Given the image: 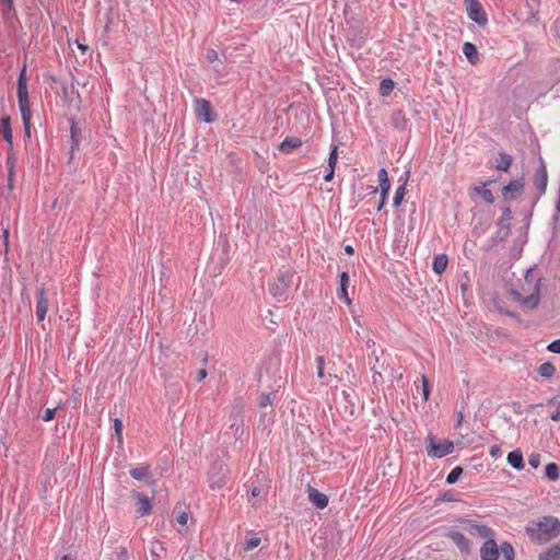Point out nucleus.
I'll use <instances>...</instances> for the list:
<instances>
[{
    "label": "nucleus",
    "instance_id": "f257e3e1",
    "mask_svg": "<svg viewBox=\"0 0 560 560\" xmlns=\"http://www.w3.org/2000/svg\"><path fill=\"white\" fill-rule=\"evenodd\" d=\"M511 295L524 310L535 308L540 301V277L534 269H528L525 281L517 290H512Z\"/></svg>",
    "mask_w": 560,
    "mask_h": 560
},
{
    "label": "nucleus",
    "instance_id": "f03ea898",
    "mask_svg": "<svg viewBox=\"0 0 560 560\" xmlns=\"http://www.w3.org/2000/svg\"><path fill=\"white\" fill-rule=\"evenodd\" d=\"M560 532V522L552 516H545L540 521L530 522L526 526V533L535 542H546L556 537Z\"/></svg>",
    "mask_w": 560,
    "mask_h": 560
},
{
    "label": "nucleus",
    "instance_id": "7ed1b4c3",
    "mask_svg": "<svg viewBox=\"0 0 560 560\" xmlns=\"http://www.w3.org/2000/svg\"><path fill=\"white\" fill-rule=\"evenodd\" d=\"M18 101H19V109L21 113V117L24 125V133L27 140H31L32 137V110L28 98L26 79H25V68L22 70L19 81H18Z\"/></svg>",
    "mask_w": 560,
    "mask_h": 560
},
{
    "label": "nucleus",
    "instance_id": "20e7f679",
    "mask_svg": "<svg viewBox=\"0 0 560 560\" xmlns=\"http://www.w3.org/2000/svg\"><path fill=\"white\" fill-rule=\"evenodd\" d=\"M243 409L244 404L241 398H236L229 409L228 422L235 438H241L243 434Z\"/></svg>",
    "mask_w": 560,
    "mask_h": 560
},
{
    "label": "nucleus",
    "instance_id": "39448f33",
    "mask_svg": "<svg viewBox=\"0 0 560 560\" xmlns=\"http://www.w3.org/2000/svg\"><path fill=\"white\" fill-rule=\"evenodd\" d=\"M428 455L433 458H441L451 454L454 450V444L448 440H436L433 435L429 434L427 440Z\"/></svg>",
    "mask_w": 560,
    "mask_h": 560
},
{
    "label": "nucleus",
    "instance_id": "423d86ee",
    "mask_svg": "<svg viewBox=\"0 0 560 560\" xmlns=\"http://www.w3.org/2000/svg\"><path fill=\"white\" fill-rule=\"evenodd\" d=\"M292 279L293 273L285 271L281 273L273 283L270 284V293L278 302L287 300V292L292 284Z\"/></svg>",
    "mask_w": 560,
    "mask_h": 560
},
{
    "label": "nucleus",
    "instance_id": "0eeeda50",
    "mask_svg": "<svg viewBox=\"0 0 560 560\" xmlns=\"http://www.w3.org/2000/svg\"><path fill=\"white\" fill-rule=\"evenodd\" d=\"M460 523L465 525L464 529L474 537L488 540L494 536L493 529L482 522L462 518Z\"/></svg>",
    "mask_w": 560,
    "mask_h": 560
},
{
    "label": "nucleus",
    "instance_id": "6e6552de",
    "mask_svg": "<svg viewBox=\"0 0 560 560\" xmlns=\"http://www.w3.org/2000/svg\"><path fill=\"white\" fill-rule=\"evenodd\" d=\"M371 371L373 372V383L374 384H382L383 383V375L382 372L386 371L388 363L386 355L383 351L381 353H377L375 350H373L372 355L369 361Z\"/></svg>",
    "mask_w": 560,
    "mask_h": 560
},
{
    "label": "nucleus",
    "instance_id": "1a4fd4ad",
    "mask_svg": "<svg viewBox=\"0 0 560 560\" xmlns=\"http://www.w3.org/2000/svg\"><path fill=\"white\" fill-rule=\"evenodd\" d=\"M228 467L222 462H215L209 471V485L211 489H221L228 479Z\"/></svg>",
    "mask_w": 560,
    "mask_h": 560
},
{
    "label": "nucleus",
    "instance_id": "9d476101",
    "mask_svg": "<svg viewBox=\"0 0 560 560\" xmlns=\"http://www.w3.org/2000/svg\"><path fill=\"white\" fill-rule=\"evenodd\" d=\"M468 18L479 26H486L488 23L487 14L478 0L464 1Z\"/></svg>",
    "mask_w": 560,
    "mask_h": 560
},
{
    "label": "nucleus",
    "instance_id": "9b49d317",
    "mask_svg": "<svg viewBox=\"0 0 560 560\" xmlns=\"http://www.w3.org/2000/svg\"><path fill=\"white\" fill-rule=\"evenodd\" d=\"M55 295L56 293H50L48 290L43 289L40 291V296L37 301V320H44Z\"/></svg>",
    "mask_w": 560,
    "mask_h": 560
},
{
    "label": "nucleus",
    "instance_id": "f8f14e48",
    "mask_svg": "<svg viewBox=\"0 0 560 560\" xmlns=\"http://www.w3.org/2000/svg\"><path fill=\"white\" fill-rule=\"evenodd\" d=\"M446 537L450 538L456 547L459 549L463 553H469L471 550V544L469 539L465 537L464 534L457 532V530H450L446 534Z\"/></svg>",
    "mask_w": 560,
    "mask_h": 560
},
{
    "label": "nucleus",
    "instance_id": "ddd939ff",
    "mask_svg": "<svg viewBox=\"0 0 560 560\" xmlns=\"http://www.w3.org/2000/svg\"><path fill=\"white\" fill-rule=\"evenodd\" d=\"M480 558L481 560H498L499 547L493 538L483 542L480 548Z\"/></svg>",
    "mask_w": 560,
    "mask_h": 560
},
{
    "label": "nucleus",
    "instance_id": "4468645a",
    "mask_svg": "<svg viewBox=\"0 0 560 560\" xmlns=\"http://www.w3.org/2000/svg\"><path fill=\"white\" fill-rule=\"evenodd\" d=\"M524 189V180L522 178L511 180L503 187L502 192L506 199H515Z\"/></svg>",
    "mask_w": 560,
    "mask_h": 560
},
{
    "label": "nucleus",
    "instance_id": "2eb2a0df",
    "mask_svg": "<svg viewBox=\"0 0 560 560\" xmlns=\"http://www.w3.org/2000/svg\"><path fill=\"white\" fill-rule=\"evenodd\" d=\"M135 497L137 499V502H136L137 513L140 516H143V515L150 513V511L152 509L151 500L148 497H145L139 492H136Z\"/></svg>",
    "mask_w": 560,
    "mask_h": 560
},
{
    "label": "nucleus",
    "instance_id": "dca6fc26",
    "mask_svg": "<svg viewBox=\"0 0 560 560\" xmlns=\"http://www.w3.org/2000/svg\"><path fill=\"white\" fill-rule=\"evenodd\" d=\"M308 499L318 509H325L328 504L327 495L314 488H308Z\"/></svg>",
    "mask_w": 560,
    "mask_h": 560
},
{
    "label": "nucleus",
    "instance_id": "f3484780",
    "mask_svg": "<svg viewBox=\"0 0 560 560\" xmlns=\"http://www.w3.org/2000/svg\"><path fill=\"white\" fill-rule=\"evenodd\" d=\"M196 112L206 122L212 121V118L210 117L211 105L207 100L201 98L196 101Z\"/></svg>",
    "mask_w": 560,
    "mask_h": 560
},
{
    "label": "nucleus",
    "instance_id": "a211bd4d",
    "mask_svg": "<svg viewBox=\"0 0 560 560\" xmlns=\"http://www.w3.org/2000/svg\"><path fill=\"white\" fill-rule=\"evenodd\" d=\"M547 183H548L547 171H546V167L544 165H541L536 171L534 184H535L536 188L539 189L540 194H544L546 191Z\"/></svg>",
    "mask_w": 560,
    "mask_h": 560
},
{
    "label": "nucleus",
    "instance_id": "6ab92c4d",
    "mask_svg": "<svg viewBox=\"0 0 560 560\" xmlns=\"http://www.w3.org/2000/svg\"><path fill=\"white\" fill-rule=\"evenodd\" d=\"M508 463L516 470H522L524 468V459L523 454L520 450H515L509 453Z\"/></svg>",
    "mask_w": 560,
    "mask_h": 560
},
{
    "label": "nucleus",
    "instance_id": "aec40b11",
    "mask_svg": "<svg viewBox=\"0 0 560 560\" xmlns=\"http://www.w3.org/2000/svg\"><path fill=\"white\" fill-rule=\"evenodd\" d=\"M0 133H2L7 142L12 143L13 135L11 129V120L9 116L2 117L0 119Z\"/></svg>",
    "mask_w": 560,
    "mask_h": 560
},
{
    "label": "nucleus",
    "instance_id": "412c9836",
    "mask_svg": "<svg viewBox=\"0 0 560 560\" xmlns=\"http://www.w3.org/2000/svg\"><path fill=\"white\" fill-rule=\"evenodd\" d=\"M302 141L299 138L288 137L279 145V150L283 153H290L293 149L299 148Z\"/></svg>",
    "mask_w": 560,
    "mask_h": 560
},
{
    "label": "nucleus",
    "instance_id": "4be33fe9",
    "mask_svg": "<svg viewBox=\"0 0 560 560\" xmlns=\"http://www.w3.org/2000/svg\"><path fill=\"white\" fill-rule=\"evenodd\" d=\"M538 560H560V541L539 555Z\"/></svg>",
    "mask_w": 560,
    "mask_h": 560
},
{
    "label": "nucleus",
    "instance_id": "5701e85b",
    "mask_svg": "<svg viewBox=\"0 0 560 560\" xmlns=\"http://www.w3.org/2000/svg\"><path fill=\"white\" fill-rule=\"evenodd\" d=\"M447 256L444 254L438 255L433 260V270L435 273L441 275L445 271L447 267Z\"/></svg>",
    "mask_w": 560,
    "mask_h": 560
},
{
    "label": "nucleus",
    "instance_id": "b1692460",
    "mask_svg": "<svg viewBox=\"0 0 560 560\" xmlns=\"http://www.w3.org/2000/svg\"><path fill=\"white\" fill-rule=\"evenodd\" d=\"M537 373L542 378H551L556 373V366L551 362H545L538 366Z\"/></svg>",
    "mask_w": 560,
    "mask_h": 560
},
{
    "label": "nucleus",
    "instance_id": "393cba45",
    "mask_svg": "<svg viewBox=\"0 0 560 560\" xmlns=\"http://www.w3.org/2000/svg\"><path fill=\"white\" fill-rule=\"evenodd\" d=\"M349 283V276L347 272H342L340 275V294L339 298L343 300L347 304L351 303V300L348 296L347 287Z\"/></svg>",
    "mask_w": 560,
    "mask_h": 560
},
{
    "label": "nucleus",
    "instance_id": "a878e982",
    "mask_svg": "<svg viewBox=\"0 0 560 560\" xmlns=\"http://www.w3.org/2000/svg\"><path fill=\"white\" fill-rule=\"evenodd\" d=\"M463 52L464 55L467 57V59L471 62V63H475L476 60L478 59V52H477V48L474 44L471 43H465L464 46H463Z\"/></svg>",
    "mask_w": 560,
    "mask_h": 560
},
{
    "label": "nucleus",
    "instance_id": "bb28decb",
    "mask_svg": "<svg viewBox=\"0 0 560 560\" xmlns=\"http://www.w3.org/2000/svg\"><path fill=\"white\" fill-rule=\"evenodd\" d=\"M512 164V156L506 153H499V160L495 165L497 170L506 172Z\"/></svg>",
    "mask_w": 560,
    "mask_h": 560
},
{
    "label": "nucleus",
    "instance_id": "cd10ccee",
    "mask_svg": "<svg viewBox=\"0 0 560 560\" xmlns=\"http://www.w3.org/2000/svg\"><path fill=\"white\" fill-rule=\"evenodd\" d=\"M132 478L137 480H147L149 478V466H140L130 470Z\"/></svg>",
    "mask_w": 560,
    "mask_h": 560
},
{
    "label": "nucleus",
    "instance_id": "c85d7f7f",
    "mask_svg": "<svg viewBox=\"0 0 560 560\" xmlns=\"http://www.w3.org/2000/svg\"><path fill=\"white\" fill-rule=\"evenodd\" d=\"M394 89V81L389 78L383 79L380 83V94L384 97L388 96Z\"/></svg>",
    "mask_w": 560,
    "mask_h": 560
},
{
    "label": "nucleus",
    "instance_id": "c756f323",
    "mask_svg": "<svg viewBox=\"0 0 560 560\" xmlns=\"http://www.w3.org/2000/svg\"><path fill=\"white\" fill-rule=\"evenodd\" d=\"M476 191L477 194H479L481 196V198L487 202V203H493L494 202V196L492 194V191L488 188H486L485 186H481V187H477L476 188Z\"/></svg>",
    "mask_w": 560,
    "mask_h": 560
},
{
    "label": "nucleus",
    "instance_id": "7c9ffc66",
    "mask_svg": "<svg viewBox=\"0 0 560 560\" xmlns=\"http://www.w3.org/2000/svg\"><path fill=\"white\" fill-rule=\"evenodd\" d=\"M559 467L556 463H549L546 466V477L550 480H557L559 478Z\"/></svg>",
    "mask_w": 560,
    "mask_h": 560
},
{
    "label": "nucleus",
    "instance_id": "2f4dec72",
    "mask_svg": "<svg viewBox=\"0 0 560 560\" xmlns=\"http://www.w3.org/2000/svg\"><path fill=\"white\" fill-rule=\"evenodd\" d=\"M501 551L504 560H513L514 559V549L511 544L503 542L499 549Z\"/></svg>",
    "mask_w": 560,
    "mask_h": 560
},
{
    "label": "nucleus",
    "instance_id": "473e14b6",
    "mask_svg": "<svg viewBox=\"0 0 560 560\" xmlns=\"http://www.w3.org/2000/svg\"><path fill=\"white\" fill-rule=\"evenodd\" d=\"M406 192V184L400 185L394 196L393 205L394 207H399L404 200V196Z\"/></svg>",
    "mask_w": 560,
    "mask_h": 560
},
{
    "label": "nucleus",
    "instance_id": "72a5a7b5",
    "mask_svg": "<svg viewBox=\"0 0 560 560\" xmlns=\"http://www.w3.org/2000/svg\"><path fill=\"white\" fill-rule=\"evenodd\" d=\"M462 474H463L462 467L457 466V467L453 468L446 477V483H448V485L455 483Z\"/></svg>",
    "mask_w": 560,
    "mask_h": 560
},
{
    "label": "nucleus",
    "instance_id": "f704fd0d",
    "mask_svg": "<svg viewBox=\"0 0 560 560\" xmlns=\"http://www.w3.org/2000/svg\"><path fill=\"white\" fill-rule=\"evenodd\" d=\"M261 542V539L257 536L249 537L245 540L244 550L250 551L255 548H257Z\"/></svg>",
    "mask_w": 560,
    "mask_h": 560
},
{
    "label": "nucleus",
    "instance_id": "c9c22d12",
    "mask_svg": "<svg viewBox=\"0 0 560 560\" xmlns=\"http://www.w3.org/2000/svg\"><path fill=\"white\" fill-rule=\"evenodd\" d=\"M71 142H72L71 150L73 151L74 148H78L79 142H80V136H79V132H78V127L73 122L71 124Z\"/></svg>",
    "mask_w": 560,
    "mask_h": 560
},
{
    "label": "nucleus",
    "instance_id": "e433bc0d",
    "mask_svg": "<svg viewBox=\"0 0 560 560\" xmlns=\"http://www.w3.org/2000/svg\"><path fill=\"white\" fill-rule=\"evenodd\" d=\"M114 429H115V434H116V438H117V441L119 444L122 443V421L118 418H116L114 420Z\"/></svg>",
    "mask_w": 560,
    "mask_h": 560
},
{
    "label": "nucleus",
    "instance_id": "4c0bfd02",
    "mask_svg": "<svg viewBox=\"0 0 560 560\" xmlns=\"http://www.w3.org/2000/svg\"><path fill=\"white\" fill-rule=\"evenodd\" d=\"M421 383H422V395L423 399L427 401L430 396V384L425 375L421 376Z\"/></svg>",
    "mask_w": 560,
    "mask_h": 560
},
{
    "label": "nucleus",
    "instance_id": "58836bf2",
    "mask_svg": "<svg viewBox=\"0 0 560 560\" xmlns=\"http://www.w3.org/2000/svg\"><path fill=\"white\" fill-rule=\"evenodd\" d=\"M337 150H338L337 145H334L331 151H330L329 158H328V167H335L336 166L337 159H338V151Z\"/></svg>",
    "mask_w": 560,
    "mask_h": 560
},
{
    "label": "nucleus",
    "instance_id": "ea45409f",
    "mask_svg": "<svg viewBox=\"0 0 560 560\" xmlns=\"http://www.w3.org/2000/svg\"><path fill=\"white\" fill-rule=\"evenodd\" d=\"M316 363H317V376L319 378H325V373H324V365H325V360L322 355H318L316 358Z\"/></svg>",
    "mask_w": 560,
    "mask_h": 560
},
{
    "label": "nucleus",
    "instance_id": "a19ab883",
    "mask_svg": "<svg viewBox=\"0 0 560 560\" xmlns=\"http://www.w3.org/2000/svg\"><path fill=\"white\" fill-rule=\"evenodd\" d=\"M380 188H381V192H382V196H383V202H386L387 194H388V191L390 189V182H389V179L381 182L380 183Z\"/></svg>",
    "mask_w": 560,
    "mask_h": 560
},
{
    "label": "nucleus",
    "instance_id": "79ce46f5",
    "mask_svg": "<svg viewBox=\"0 0 560 560\" xmlns=\"http://www.w3.org/2000/svg\"><path fill=\"white\" fill-rule=\"evenodd\" d=\"M540 455L537 453H533L528 457V464L534 468H538L540 466Z\"/></svg>",
    "mask_w": 560,
    "mask_h": 560
},
{
    "label": "nucleus",
    "instance_id": "37998d69",
    "mask_svg": "<svg viewBox=\"0 0 560 560\" xmlns=\"http://www.w3.org/2000/svg\"><path fill=\"white\" fill-rule=\"evenodd\" d=\"M259 407L260 408H266L268 406H271L272 404V399L270 397V394H262L260 397H259Z\"/></svg>",
    "mask_w": 560,
    "mask_h": 560
},
{
    "label": "nucleus",
    "instance_id": "c03bdc74",
    "mask_svg": "<svg viewBox=\"0 0 560 560\" xmlns=\"http://www.w3.org/2000/svg\"><path fill=\"white\" fill-rule=\"evenodd\" d=\"M555 410L550 413V418L553 421H560V401H551Z\"/></svg>",
    "mask_w": 560,
    "mask_h": 560
},
{
    "label": "nucleus",
    "instance_id": "a18cd8bd",
    "mask_svg": "<svg viewBox=\"0 0 560 560\" xmlns=\"http://www.w3.org/2000/svg\"><path fill=\"white\" fill-rule=\"evenodd\" d=\"M175 520L179 525L185 526L188 522V513L185 511L178 512Z\"/></svg>",
    "mask_w": 560,
    "mask_h": 560
},
{
    "label": "nucleus",
    "instance_id": "49530a36",
    "mask_svg": "<svg viewBox=\"0 0 560 560\" xmlns=\"http://www.w3.org/2000/svg\"><path fill=\"white\" fill-rule=\"evenodd\" d=\"M547 350L555 353H560V339L553 340L547 346Z\"/></svg>",
    "mask_w": 560,
    "mask_h": 560
},
{
    "label": "nucleus",
    "instance_id": "de8ad7c7",
    "mask_svg": "<svg viewBox=\"0 0 560 560\" xmlns=\"http://www.w3.org/2000/svg\"><path fill=\"white\" fill-rule=\"evenodd\" d=\"M56 407L55 408H47L44 412V416H43V420L44 421H50L54 419L55 417V411H56Z\"/></svg>",
    "mask_w": 560,
    "mask_h": 560
},
{
    "label": "nucleus",
    "instance_id": "09e8293b",
    "mask_svg": "<svg viewBox=\"0 0 560 560\" xmlns=\"http://www.w3.org/2000/svg\"><path fill=\"white\" fill-rule=\"evenodd\" d=\"M219 58V55L218 52L214 50V49H209L208 52H207V60L209 62H214L215 60H218Z\"/></svg>",
    "mask_w": 560,
    "mask_h": 560
},
{
    "label": "nucleus",
    "instance_id": "8fccbe9b",
    "mask_svg": "<svg viewBox=\"0 0 560 560\" xmlns=\"http://www.w3.org/2000/svg\"><path fill=\"white\" fill-rule=\"evenodd\" d=\"M378 180H380V183L383 180H388L387 172L385 168H381L378 171Z\"/></svg>",
    "mask_w": 560,
    "mask_h": 560
},
{
    "label": "nucleus",
    "instance_id": "3c124183",
    "mask_svg": "<svg viewBox=\"0 0 560 560\" xmlns=\"http://www.w3.org/2000/svg\"><path fill=\"white\" fill-rule=\"evenodd\" d=\"M262 491H264V489L260 486H256L252 489V495L254 498H257V497L261 495Z\"/></svg>",
    "mask_w": 560,
    "mask_h": 560
},
{
    "label": "nucleus",
    "instance_id": "603ef678",
    "mask_svg": "<svg viewBox=\"0 0 560 560\" xmlns=\"http://www.w3.org/2000/svg\"><path fill=\"white\" fill-rule=\"evenodd\" d=\"M207 377V371L206 369H200L198 370L197 372V381L198 382H201L202 380H205Z\"/></svg>",
    "mask_w": 560,
    "mask_h": 560
},
{
    "label": "nucleus",
    "instance_id": "864d4df0",
    "mask_svg": "<svg viewBox=\"0 0 560 560\" xmlns=\"http://www.w3.org/2000/svg\"><path fill=\"white\" fill-rule=\"evenodd\" d=\"M334 173H335V167H329V171H328V173L325 175L324 179H325L326 182L331 180V179H332V177H334Z\"/></svg>",
    "mask_w": 560,
    "mask_h": 560
},
{
    "label": "nucleus",
    "instance_id": "5fc2aeb1",
    "mask_svg": "<svg viewBox=\"0 0 560 560\" xmlns=\"http://www.w3.org/2000/svg\"><path fill=\"white\" fill-rule=\"evenodd\" d=\"M499 452H500L499 446H497V445L491 446V448H490V455H491L492 457H495V456L499 454Z\"/></svg>",
    "mask_w": 560,
    "mask_h": 560
},
{
    "label": "nucleus",
    "instance_id": "6e6d98bb",
    "mask_svg": "<svg viewBox=\"0 0 560 560\" xmlns=\"http://www.w3.org/2000/svg\"><path fill=\"white\" fill-rule=\"evenodd\" d=\"M75 44H77L78 48L82 50V52H85L88 50L86 45L80 44L78 40L75 42Z\"/></svg>",
    "mask_w": 560,
    "mask_h": 560
},
{
    "label": "nucleus",
    "instance_id": "4d7b16f0",
    "mask_svg": "<svg viewBox=\"0 0 560 560\" xmlns=\"http://www.w3.org/2000/svg\"><path fill=\"white\" fill-rule=\"evenodd\" d=\"M386 202H383V196L381 195V198H380V203L377 206V210L380 211L384 206H385Z\"/></svg>",
    "mask_w": 560,
    "mask_h": 560
},
{
    "label": "nucleus",
    "instance_id": "13d9d810",
    "mask_svg": "<svg viewBox=\"0 0 560 560\" xmlns=\"http://www.w3.org/2000/svg\"><path fill=\"white\" fill-rule=\"evenodd\" d=\"M345 250H346L347 254H353V247L351 245H347L345 247Z\"/></svg>",
    "mask_w": 560,
    "mask_h": 560
},
{
    "label": "nucleus",
    "instance_id": "bf43d9fd",
    "mask_svg": "<svg viewBox=\"0 0 560 560\" xmlns=\"http://www.w3.org/2000/svg\"><path fill=\"white\" fill-rule=\"evenodd\" d=\"M3 237H4V242L7 244L8 243V237H9V230L8 229L3 230Z\"/></svg>",
    "mask_w": 560,
    "mask_h": 560
},
{
    "label": "nucleus",
    "instance_id": "052dcab7",
    "mask_svg": "<svg viewBox=\"0 0 560 560\" xmlns=\"http://www.w3.org/2000/svg\"><path fill=\"white\" fill-rule=\"evenodd\" d=\"M457 423L460 424L462 421H463V413L462 412H458V417H457Z\"/></svg>",
    "mask_w": 560,
    "mask_h": 560
},
{
    "label": "nucleus",
    "instance_id": "680f3d73",
    "mask_svg": "<svg viewBox=\"0 0 560 560\" xmlns=\"http://www.w3.org/2000/svg\"><path fill=\"white\" fill-rule=\"evenodd\" d=\"M504 215L505 217H510L511 215V210L509 208L504 209Z\"/></svg>",
    "mask_w": 560,
    "mask_h": 560
},
{
    "label": "nucleus",
    "instance_id": "e2e57ef3",
    "mask_svg": "<svg viewBox=\"0 0 560 560\" xmlns=\"http://www.w3.org/2000/svg\"><path fill=\"white\" fill-rule=\"evenodd\" d=\"M368 346L371 347V346H374V341L373 340H368Z\"/></svg>",
    "mask_w": 560,
    "mask_h": 560
},
{
    "label": "nucleus",
    "instance_id": "0e129e2a",
    "mask_svg": "<svg viewBox=\"0 0 560 560\" xmlns=\"http://www.w3.org/2000/svg\"><path fill=\"white\" fill-rule=\"evenodd\" d=\"M62 560H68V557H67V556H65V557L62 558Z\"/></svg>",
    "mask_w": 560,
    "mask_h": 560
}]
</instances>
